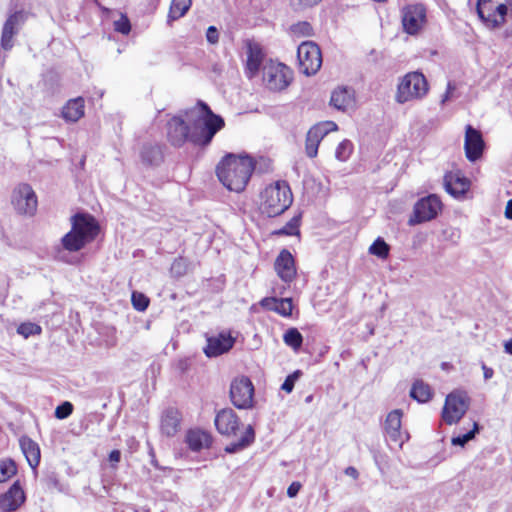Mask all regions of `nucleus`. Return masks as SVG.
<instances>
[{"label": "nucleus", "instance_id": "nucleus-17", "mask_svg": "<svg viewBox=\"0 0 512 512\" xmlns=\"http://www.w3.org/2000/svg\"><path fill=\"white\" fill-rule=\"evenodd\" d=\"M215 426L217 431L222 435H236L239 429V418L231 408L220 410L215 417Z\"/></svg>", "mask_w": 512, "mask_h": 512}, {"label": "nucleus", "instance_id": "nucleus-35", "mask_svg": "<svg viewBox=\"0 0 512 512\" xmlns=\"http://www.w3.org/2000/svg\"><path fill=\"white\" fill-rule=\"evenodd\" d=\"M290 34L292 35V37L299 39L302 37L313 36L314 30L309 22L302 21L290 26Z\"/></svg>", "mask_w": 512, "mask_h": 512}, {"label": "nucleus", "instance_id": "nucleus-36", "mask_svg": "<svg viewBox=\"0 0 512 512\" xmlns=\"http://www.w3.org/2000/svg\"><path fill=\"white\" fill-rule=\"evenodd\" d=\"M389 251V245L381 237L377 238L369 247V253L381 259H386L389 255Z\"/></svg>", "mask_w": 512, "mask_h": 512}, {"label": "nucleus", "instance_id": "nucleus-31", "mask_svg": "<svg viewBox=\"0 0 512 512\" xmlns=\"http://www.w3.org/2000/svg\"><path fill=\"white\" fill-rule=\"evenodd\" d=\"M255 440V431L252 425H248L239 440L228 444L224 451L229 454L237 453L249 447Z\"/></svg>", "mask_w": 512, "mask_h": 512}, {"label": "nucleus", "instance_id": "nucleus-28", "mask_svg": "<svg viewBox=\"0 0 512 512\" xmlns=\"http://www.w3.org/2000/svg\"><path fill=\"white\" fill-rule=\"evenodd\" d=\"M260 304L263 308L270 311H275L284 317L290 316L293 310L291 298L277 299L274 297H266L261 300Z\"/></svg>", "mask_w": 512, "mask_h": 512}, {"label": "nucleus", "instance_id": "nucleus-42", "mask_svg": "<svg viewBox=\"0 0 512 512\" xmlns=\"http://www.w3.org/2000/svg\"><path fill=\"white\" fill-rule=\"evenodd\" d=\"M133 307L137 311H145L149 305V298L141 292L134 291L131 296Z\"/></svg>", "mask_w": 512, "mask_h": 512}, {"label": "nucleus", "instance_id": "nucleus-12", "mask_svg": "<svg viewBox=\"0 0 512 512\" xmlns=\"http://www.w3.org/2000/svg\"><path fill=\"white\" fill-rule=\"evenodd\" d=\"M442 208V203L438 196L432 194L418 200L414 206V217L410 219V224L421 223L432 220L437 216Z\"/></svg>", "mask_w": 512, "mask_h": 512}, {"label": "nucleus", "instance_id": "nucleus-25", "mask_svg": "<svg viewBox=\"0 0 512 512\" xmlns=\"http://www.w3.org/2000/svg\"><path fill=\"white\" fill-rule=\"evenodd\" d=\"M19 444L29 466L32 469H36L41 459V452L38 443L28 436H22L19 439Z\"/></svg>", "mask_w": 512, "mask_h": 512}, {"label": "nucleus", "instance_id": "nucleus-1", "mask_svg": "<svg viewBox=\"0 0 512 512\" xmlns=\"http://www.w3.org/2000/svg\"><path fill=\"white\" fill-rule=\"evenodd\" d=\"M223 127V118L214 114L206 103L199 101L196 106L167 122L166 135L174 147H181L187 141L206 146Z\"/></svg>", "mask_w": 512, "mask_h": 512}, {"label": "nucleus", "instance_id": "nucleus-44", "mask_svg": "<svg viewBox=\"0 0 512 512\" xmlns=\"http://www.w3.org/2000/svg\"><path fill=\"white\" fill-rule=\"evenodd\" d=\"M114 30L123 35L129 34L131 30V24L126 15L121 14L120 18L114 21Z\"/></svg>", "mask_w": 512, "mask_h": 512}, {"label": "nucleus", "instance_id": "nucleus-30", "mask_svg": "<svg viewBox=\"0 0 512 512\" xmlns=\"http://www.w3.org/2000/svg\"><path fill=\"white\" fill-rule=\"evenodd\" d=\"M140 156L144 164L157 166L163 160L162 148L157 144H145L141 149Z\"/></svg>", "mask_w": 512, "mask_h": 512}, {"label": "nucleus", "instance_id": "nucleus-58", "mask_svg": "<svg viewBox=\"0 0 512 512\" xmlns=\"http://www.w3.org/2000/svg\"><path fill=\"white\" fill-rule=\"evenodd\" d=\"M149 454H150V456H151V464H152L154 467L158 468V462H157V460H156V458H155L154 450H153L152 448L150 449Z\"/></svg>", "mask_w": 512, "mask_h": 512}, {"label": "nucleus", "instance_id": "nucleus-4", "mask_svg": "<svg viewBox=\"0 0 512 512\" xmlns=\"http://www.w3.org/2000/svg\"><path fill=\"white\" fill-rule=\"evenodd\" d=\"M292 201V192L287 182L277 181L261 192L260 211L267 217H276L284 213Z\"/></svg>", "mask_w": 512, "mask_h": 512}, {"label": "nucleus", "instance_id": "nucleus-6", "mask_svg": "<svg viewBox=\"0 0 512 512\" xmlns=\"http://www.w3.org/2000/svg\"><path fill=\"white\" fill-rule=\"evenodd\" d=\"M471 399L463 389H454L447 394L442 411L445 423L452 425L460 421L470 407Z\"/></svg>", "mask_w": 512, "mask_h": 512}, {"label": "nucleus", "instance_id": "nucleus-60", "mask_svg": "<svg viewBox=\"0 0 512 512\" xmlns=\"http://www.w3.org/2000/svg\"><path fill=\"white\" fill-rule=\"evenodd\" d=\"M312 398H313L312 395H309V396L306 397L305 401L307 403H310L312 401Z\"/></svg>", "mask_w": 512, "mask_h": 512}, {"label": "nucleus", "instance_id": "nucleus-22", "mask_svg": "<svg viewBox=\"0 0 512 512\" xmlns=\"http://www.w3.org/2000/svg\"><path fill=\"white\" fill-rule=\"evenodd\" d=\"M401 418L402 411L400 409H395L388 413L385 423L384 430L390 441L402 445V433H401Z\"/></svg>", "mask_w": 512, "mask_h": 512}, {"label": "nucleus", "instance_id": "nucleus-57", "mask_svg": "<svg viewBox=\"0 0 512 512\" xmlns=\"http://www.w3.org/2000/svg\"><path fill=\"white\" fill-rule=\"evenodd\" d=\"M483 369H484V378H485L486 380H488L489 378H491V377H492V375H493V370H492L491 368H486L485 366L483 367Z\"/></svg>", "mask_w": 512, "mask_h": 512}, {"label": "nucleus", "instance_id": "nucleus-19", "mask_svg": "<svg viewBox=\"0 0 512 512\" xmlns=\"http://www.w3.org/2000/svg\"><path fill=\"white\" fill-rule=\"evenodd\" d=\"M274 267L279 278L286 283L292 282L296 277L295 261L287 249L280 251L275 260Z\"/></svg>", "mask_w": 512, "mask_h": 512}, {"label": "nucleus", "instance_id": "nucleus-49", "mask_svg": "<svg viewBox=\"0 0 512 512\" xmlns=\"http://www.w3.org/2000/svg\"><path fill=\"white\" fill-rule=\"evenodd\" d=\"M302 485L300 482L294 481L287 488V496L289 498H294L298 495Z\"/></svg>", "mask_w": 512, "mask_h": 512}, {"label": "nucleus", "instance_id": "nucleus-18", "mask_svg": "<svg viewBox=\"0 0 512 512\" xmlns=\"http://www.w3.org/2000/svg\"><path fill=\"white\" fill-rule=\"evenodd\" d=\"M235 339L230 333L221 332L217 336L207 338L204 353L208 357H217L228 352L234 345Z\"/></svg>", "mask_w": 512, "mask_h": 512}, {"label": "nucleus", "instance_id": "nucleus-24", "mask_svg": "<svg viewBox=\"0 0 512 512\" xmlns=\"http://www.w3.org/2000/svg\"><path fill=\"white\" fill-rule=\"evenodd\" d=\"M181 422V414L177 408H166L161 416V431L167 437L174 436L179 428Z\"/></svg>", "mask_w": 512, "mask_h": 512}, {"label": "nucleus", "instance_id": "nucleus-55", "mask_svg": "<svg viewBox=\"0 0 512 512\" xmlns=\"http://www.w3.org/2000/svg\"><path fill=\"white\" fill-rule=\"evenodd\" d=\"M234 384H245V385H248V384H252V382H251V380L248 377L241 376L239 379L235 380Z\"/></svg>", "mask_w": 512, "mask_h": 512}, {"label": "nucleus", "instance_id": "nucleus-26", "mask_svg": "<svg viewBox=\"0 0 512 512\" xmlns=\"http://www.w3.org/2000/svg\"><path fill=\"white\" fill-rule=\"evenodd\" d=\"M444 185L449 194L454 197H460L468 191L470 182L468 179L460 177L458 174L448 173L444 177Z\"/></svg>", "mask_w": 512, "mask_h": 512}, {"label": "nucleus", "instance_id": "nucleus-7", "mask_svg": "<svg viewBox=\"0 0 512 512\" xmlns=\"http://www.w3.org/2000/svg\"><path fill=\"white\" fill-rule=\"evenodd\" d=\"M297 57L300 71L307 76L316 74L321 68V50L313 41L302 42L298 46Z\"/></svg>", "mask_w": 512, "mask_h": 512}, {"label": "nucleus", "instance_id": "nucleus-51", "mask_svg": "<svg viewBox=\"0 0 512 512\" xmlns=\"http://www.w3.org/2000/svg\"><path fill=\"white\" fill-rule=\"evenodd\" d=\"M108 459L111 463H118L121 460V452L120 450L114 449L112 450L109 455Z\"/></svg>", "mask_w": 512, "mask_h": 512}, {"label": "nucleus", "instance_id": "nucleus-59", "mask_svg": "<svg viewBox=\"0 0 512 512\" xmlns=\"http://www.w3.org/2000/svg\"><path fill=\"white\" fill-rule=\"evenodd\" d=\"M281 390L285 391L287 394L291 393L295 386H280Z\"/></svg>", "mask_w": 512, "mask_h": 512}, {"label": "nucleus", "instance_id": "nucleus-47", "mask_svg": "<svg viewBox=\"0 0 512 512\" xmlns=\"http://www.w3.org/2000/svg\"><path fill=\"white\" fill-rule=\"evenodd\" d=\"M187 265L183 258L175 259L171 265V273L177 277L183 276L186 273Z\"/></svg>", "mask_w": 512, "mask_h": 512}, {"label": "nucleus", "instance_id": "nucleus-32", "mask_svg": "<svg viewBox=\"0 0 512 512\" xmlns=\"http://www.w3.org/2000/svg\"><path fill=\"white\" fill-rule=\"evenodd\" d=\"M191 6V0H172L168 14V23L183 17Z\"/></svg>", "mask_w": 512, "mask_h": 512}, {"label": "nucleus", "instance_id": "nucleus-56", "mask_svg": "<svg viewBox=\"0 0 512 512\" xmlns=\"http://www.w3.org/2000/svg\"><path fill=\"white\" fill-rule=\"evenodd\" d=\"M504 349L506 353L512 355V339L505 342Z\"/></svg>", "mask_w": 512, "mask_h": 512}, {"label": "nucleus", "instance_id": "nucleus-39", "mask_svg": "<svg viewBox=\"0 0 512 512\" xmlns=\"http://www.w3.org/2000/svg\"><path fill=\"white\" fill-rule=\"evenodd\" d=\"M353 151V144L349 140H343L336 148L335 157L341 162L349 159Z\"/></svg>", "mask_w": 512, "mask_h": 512}, {"label": "nucleus", "instance_id": "nucleus-41", "mask_svg": "<svg viewBox=\"0 0 512 512\" xmlns=\"http://www.w3.org/2000/svg\"><path fill=\"white\" fill-rule=\"evenodd\" d=\"M300 215L291 218L286 225L276 233L279 235H296L299 233Z\"/></svg>", "mask_w": 512, "mask_h": 512}, {"label": "nucleus", "instance_id": "nucleus-5", "mask_svg": "<svg viewBox=\"0 0 512 512\" xmlns=\"http://www.w3.org/2000/svg\"><path fill=\"white\" fill-rule=\"evenodd\" d=\"M429 90L425 76L420 72L406 74L397 86L395 100L399 104L423 99Z\"/></svg>", "mask_w": 512, "mask_h": 512}, {"label": "nucleus", "instance_id": "nucleus-45", "mask_svg": "<svg viewBox=\"0 0 512 512\" xmlns=\"http://www.w3.org/2000/svg\"><path fill=\"white\" fill-rule=\"evenodd\" d=\"M321 0H290L292 8L296 11H302L317 5Z\"/></svg>", "mask_w": 512, "mask_h": 512}, {"label": "nucleus", "instance_id": "nucleus-27", "mask_svg": "<svg viewBox=\"0 0 512 512\" xmlns=\"http://www.w3.org/2000/svg\"><path fill=\"white\" fill-rule=\"evenodd\" d=\"M85 101L82 97L70 99L62 108L61 115L67 122H77L84 116Z\"/></svg>", "mask_w": 512, "mask_h": 512}, {"label": "nucleus", "instance_id": "nucleus-46", "mask_svg": "<svg viewBox=\"0 0 512 512\" xmlns=\"http://www.w3.org/2000/svg\"><path fill=\"white\" fill-rule=\"evenodd\" d=\"M443 238L452 244H457L461 237V232L458 228L449 227L443 230Z\"/></svg>", "mask_w": 512, "mask_h": 512}, {"label": "nucleus", "instance_id": "nucleus-48", "mask_svg": "<svg viewBox=\"0 0 512 512\" xmlns=\"http://www.w3.org/2000/svg\"><path fill=\"white\" fill-rule=\"evenodd\" d=\"M207 41L211 44H216L219 40V33L216 27L210 26L206 32Z\"/></svg>", "mask_w": 512, "mask_h": 512}, {"label": "nucleus", "instance_id": "nucleus-21", "mask_svg": "<svg viewBox=\"0 0 512 512\" xmlns=\"http://www.w3.org/2000/svg\"><path fill=\"white\" fill-rule=\"evenodd\" d=\"M355 91L351 87L340 86L332 91L330 104L337 110L346 112L355 107Z\"/></svg>", "mask_w": 512, "mask_h": 512}, {"label": "nucleus", "instance_id": "nucleus-50", "mask_svg": "<svg viewBox=\"0 0 512 512\" xmlns=\"http://www.w3.org/2000/svg\"><path fill=\"white\" fill-rule=\"evenodd\" d=\"M301 375H302V371L296 370L292 374H290L286 377L283 384H295V382L299 380Z\"/></svg>", "mask_w": 512, "mask_h": 512}, {"label": "nucleus", "instance_id": "nucleus-61", "mask_svg": "<svg viewBox=\"0 0 512 512\" xmlns=\"http://www.w3.org/2000/svg\"><path fill=\"white\" fill-rule=\"evenodd\" d=\"M414 384H415V385H418V384H423V383H422V382H418V381H417V382H415Z\"/></svg>", "mask_w": 512, "mask_h": 512}, {"label": "nucleus", "instance_id": "nucleus-38", "mask_svg": "<svg viewBox=\"0 0 512 512\" xmlns=\"http://www.w3.org/2000/svg\"><path fill=\"white\" fill-rule=\"evenodd\" d=\"M479 432L478 423L474 422L473 429L467 431L464 434L453 437L451 442L454 446L464 447L470 440H472L475 435Z\"/></svg>", "mask_w": 512, "mask_h": 512}, {"label": "nucleus", "instance_id": "nucleus-2", "mask_svg": "<svg viewBox=\"0 0 512 512\" xmlns=\"http://www.w3.org/2000/svg\"><path fill=\"white\" fill-rule=\"evenodd\" d=\"M255 162L248 155L227 154L216 167L219 181L230 191L242 192L254 171Z\"/></svg>", "mask_w": 512, "mask_h": 512}, {"label": "nucleus", "instance_id": "nucleus-37", "mask_svg": "<svg viewBox=\"0 0 512 512\" xmlns=\"http://www.w3.org/2000/svg\"><path fill=\"white\" fill-rule=\"evenodd\" d=\"M17 472V467L12 459L0 461V483L5 482L14 476Z\"/></svg>", "mask_w": 512, "mask_h": 512}, {"label": "nucleus", "instance_id": "nucleus-11", "mask_svg": "<svg viewBox=\"0 0 512 512\" xmlns=\"http://www.w3.org/2000/svg\"><path fill=\"white\" fill-rule=\"evenodd\" d=\"M37 196L28 184L17 186L12 195V204L15 209L26 215H33L37 209Z\"/></svg>", "mask_w": 512, "mask_h": 512}, {"label": "nucleus", "instance_id": "nucleus-33", "mask_svg": "<svg viewBox=\"0 0 512 512\" xmlns=\"http://www.w3.org/2000/svg\"><path fill=\"white\" fill-rule=\"evenodd\" d=\"M284 343L294 351H298L303 343V337L297 328H289L283 335Z\"/></svg>", "mask_w": 512, "mask_h": 512}, {"label": "nucleus", "instance_id": "nucleus-43", "mask_svg": "<svg viewBox=\"0 0 512 512\" xmlns=\"http://www.w3.org/2000/svg\"><path fill=\"white\" fill-rule=\"evenodd\" d=\"M73 410V404L69 401H64L56 407L54 416L59 420H64L73 413Z\"/></svg>", "mask_w": 512, "mask_h": 512}, {"label": "nucleus", "instance_id": "nucleus-13", "mask_svg": "<svg viewBox=\"0 0 512 512\" xmlns=\"http://www.w3.org/2000/svg\"><path fill=\"white\" fill-rule=\"evenodd\" d=\"M26 19L27 15L22 10L14 12L7 18L2 28L0 40V46L3 50L9 51L13 48V38L18 34Z\"/></svg>", "mask_w": 512, "mask_h": 512}, {"label": "nucleus", "instance_id": "nucleus-8", "mask_svg": "<svg viewBox=\"0 0 512 512\" xmlns=\"http://www.w3.org/2000/svg\"><path fill=\"white\" fill-rule=\"evenodd\" d=\"M507 6L493 0H478L477 13L479 18L490 29L501 27L506 21Z\"/></svg>", "mask_w": 512, "mask_h": 512}, {"label": "nucleus", "instance_id": "nucleus-34", "mask_svg": "<svg viewBox=\"0 0 512 512\" xmlns=\"http://www.w3.org/2000/svg\"><path fill=\"white\" fill-rule=\"evenodd\" d=\"M410 397L419 403H426L431 400L433 390L431 386H411Z\"/></svg>", "mask_w": 512, "mask_h": 512}, {"label": "nucleus", "instance_id": "nucleus-53", "mask_svg": "<svg viewBox=\"0 0 512 512\" xmlns=\"http://www.w3.org/2000/svg\"><path fill=\"white\" fill-rule=\"evenodd\" d=\"M344 473L355 480L359 477L358 470L353 466H348L347 468H345Z\"/></svg>", "mask_w": 512, "mask_h": 512}, {"label": "nucleus", "instance_id": "nucleus-20", "mask_svg": "<svg viewBox=\"0 0 512 512\" xmlns=\"http://www.w3.org/2000/svg\"><path fill=\"white\" fill-rule=\"evenodd\" d=\"M245 46L247 54L245 73L251 79L258 73L262 65L264 53L260 44L255 41L247 40Z\"/></svg>", "mask_w": 512, "mask_h": 512}, {"label": "nucleus", "instance_id": "nucleus-9", "mask_svg": "<svg viewBox=\"0 0 512 512\" xmlns=\"http://www.w3.org/2000/svg\"><path fill=\"white\" fill-rule=\"evenodd\" d=\"M291 79L292 72L285 64L271 61L263 68L264 84L271 91L285 89L290 84Z\"/></svg>", "mask_w": 512, "mask_h": 512}, {"label": "nucleus", "instance_id": "nucleus-16", "mask_svg": "<svg viewBox=\"0 0 512 512\" xmlns=\"http://www.w3.org/2000/svg\"><path fill=\"white\" fill-rule=\"evenodd\" d=\"M464 148L466 157L470 161L479 159L484 149V140L481 132L471 125L466 126Z\"/></svg>", "mask_w": 512, "mask_h": 512}, {"label": "nucleus", "instance_id": "nucleus-29", "mask_svg": "<svg viewBox=\"0 0 512 512\" xmlns=\"http://www.w3.org/2000/svg\"><path fill=\"white\" fill-rule=\"evenodd\" d=\"M186 443L193 451H200L211 444V437L201 430H189L186 434Z\"/></svg>", "mask_w": 512, "mask_h": 512}, {"label": "nucleus", "instance_id": "nucleus-3", "mask_svg": "<svg viewBox=\"0 0 512 512\" xmlns=\"http://www.w3.org/2000/svg\"><path fill=\"white\" fill-rule=\"evenodd\" d=\"M71 223L72 229L63 236L62 245L66 250L76 252L96 238L99 225L93 216L85 213L72 216Z\"/></svg>", "mask_w": 512, "mask_h": 512}, {"label": "nucleus", "instance_id": "nucleus-52", "mask_svg": "<svg viewBox=\"0 0 512 512\" xmlns=\"http://www.w3.org/2000/svg\"><path fill=\"white\" fill-rule=\"evenodd\" d=\"M454 90H455V86L451 82H448L447 90L441 99V104H444L446 101H448L450 99L452 91H454Z\"/></svg>", "mask_w": 512, "mask_h": 512}, {"label": "nucleus", "instance_id": "nucleus-23", "mask_svg": "<svg viewBox=\"0 0 512 512\" xmlns=\"http://www.w3.org/2000/svg\"><path fill=\"white\" fill-rule=\"evenodd\" d=\"M255 386H230V398L238 409H248L253 405Z\"/></svg>", "mask_w": 512, "mask_h": 512}, {"label": "nucleus", "instance_id": "nucleus-54", "mask_svg": "<svg viewBox=\"0 0 512 512\" xmlns=\"http://www.w3.org/2000/svg\"><path fill=\"white\" fill-rule=\"evenodd\" d=\"M505 217L512 220V198L507 202L505 208Z\"/></svg>", "mask_w": 512, "mask_h": 512}, {"label": "nucleus", "instance_id": "nucleus-10", "mask_svg": "<svg viewBox=\"0 0 512 512\" xmlns=\"http://www.w3.org/2000/svg\"><path fill=\"white\" fill-rule=\"evenodd\" d=\"M338 130V126L333 121L320 122L312 126L306 135L305 153L309 158H314L318 154V147L323 138L330 132Z\"/></svg>", "mask_w": 512, "mask_h": 512}, {"label": "nucleus", "instance_id": "nucleus-14", "mask_svg": "<svg viewBox=\"0 0 512 512\" xmlns=\"http://www.w3.org/2000/svg\"><path fill=\"white\" fill-rule=\"evenodd\" d=\"M426 21V9L422 4L409 5L403 10L402 24L411 35L420 31Z\"/></svg>", "mask_w": 512, "mask_h": 512}, {"label": "nucleus", "instance_id": "nucleus-40", "mask_svg": "<svg viewBox=\"0 0 512 512\" xmlns=\"http://www.w3.org/2000/svg\"><path fill=\"white\" fill-rule=\"evenodd\" d=\"M42 332V328L32 322L21 323L17 328V333L22 335L24 338H28L33 335H39Z\"/></svg>", "mask_w": 512, "mask_h": 512}, {"label": "nucleus", "instance_id": "nucleus-15", "mask_svg": "<svg viewBox=\"0 0 512 512\" xmlns=\"http://www.w3.org/2000/svg\"><path fill=\"white\" fill-rule=\"evenodd\" d=\"M25 500L26 496L19 481H15L5 493L0 495V510L15 512Z\"/></svg>", "mask_w": 512, "mask_h": 512}]
</instances>
